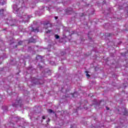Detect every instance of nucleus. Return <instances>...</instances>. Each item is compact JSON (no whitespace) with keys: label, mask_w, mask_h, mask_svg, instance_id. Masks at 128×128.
Masks as SVG:
<instances>
[{"label":"nucleus","mask_w":128,"mask_h":128,"mask_svg":"<svg viewBox=\"0 0 128 128\" xmlns=\"http://www.w3.org/2000/svg\"><path fill=\"white\" fill-rule=\"evenodd\" d=\"M13 12L16 14L19 18L18 21L20 22H30V18H32L30 15L22 16L24 14V8H26L24 6V0H16V4L12 6Z\"/></svg>","instance_id":"f257e3e1"},{"label":"nucleus","mask_w":128,"mask_h":128,"mask_svg":"<svg viewBox=\"0 0 128 128\" xmlns=\"http://www.w3.org/2000/svg\"><path fill=\"white\" fill-rule=\"evenodd\" d=\"M12 106L14 108H18V106L22 108V99H20V98H18L16 100H15L14 102L12 104Z\"/></svg>","instance_id":"f03ea898"},{"label":"nucleus","mask_w":128,"mask_h":128,"mask_svg":"<svg viewBox=\"0 0 128 128\" xmlns=\"http://www.w3.org/2000/svg\"><path fill=\"white\" fill-rule=\"evenodd\" d=\"M42 80L40 79H38L34 77L31 78V82L32 84V86H34L36 84H42Z\"/></svg>","instance_id":"7ed1b4c3"},{"label":"nucleus","mask_w":128,"mask_h":128,"mask_svg":"<svg viewBox=\"0 0 128 128\" xmlns=\"http://www.w3.org/2000/svg\"><path fill=\"white\" fill-rule=\"evenodd\" d=\"M6 24L10 26H16V24H18V21L15 19L14 20H7Z\"/></svg>","instance_id":"20e7f679"},{"label":"nucleus","mask_w":128,"mask_h":128,"mask_svg":"<svg viewBox=\"0 0 128 128\" xmlns=\"http://www.w3.org/2000/svg\"><path fill=\"white\" fill-rule=\"evenodd\" d=\"M42 25H43L44 28H45V30H48V28H50V26H52V24H50V22H48V21L44 22L42 24Z\"/></svg>","instance_id":"39448f33"},{"label":"nucleus","mask_w":128,"mask_h":128,"mask_svg":"<svg viewBox=\"0 0 128 128\" xmlns=\"http://www.w3.org/2000/svg\"><path fill=\"white\" fill-rule=\"evenodd\" d=\"M50 70L48 69H46L44 72H42V76H50Z\"/></svg>","instance_id":"423d86ee"},{"label":"nucleus","mask_w":128,"mask_h":128,"mask_svg":"<svg viewBox=\"0 0 128 128\" xmlns=\"http://www.w3.org/2000/svg\"><path fill=\"white\" fill-rule=\"evenodd\" d=\"M65 12L66 14H71L72 12V8H67L66 9Z\"/></svg>","instance_id":"0eeeda50"},{"label":"nucleus","mask_w":128,"mask_h":128,"mask_svg":"<svg viewBox=\"0 0 128 128\" xmlns=\"http://www.w3.org/2000/svg\"><path fill=\"white\" fill-rule=\"evenodd\" d=\"M31 32H38V27L36 28H31Z\"/></svg>","instance_id":"6e6552de"},{"label":"nucleus","mask_w":128,"mask_h":128,"mask_svg":"<svg viewBox=\"0 0 128 128\" xmlns=\"http://www.w3.org/2000/svg\"><path fill=\"white\" fill-rule=\"evenodd\" d=\"M122 112L124 116H128V110H126V108H124L122 110Z\"/></svg>","instance_id":"1a4fd4ad"},{"label":"nucleus","mask_w":128,"mask_h":128,"mask_svg":"<svg viewBox=\"0 0 128 128\" xmlns=\"http://www.w3.org/2000/svg\"><path fill=\"white\" fill-rule=\"evenodd\" d=\"M6 4V0H0V4L2 6H4V4Z\"/></svg>","instance_id":"9d476101"},{"label":"nucleus","mask_w":128,"mask_h":128,"mask_svg":"<svg viewBox=\"0 0 128 128\" xmlns=\"http://www.w3.org/2000/svg\"><path fill=\"white\" fill-rule=\"evenodd\" d=\"M29 42H36V39L31 38L30 40H29Z\"/></svg>","instance_id":"9b49d317"},{"label":"nucleus","mask_w":128,"mask_h":128,"mask_svg":"<svg viewBox=\"0 0 128 128\" xmlns=\"http://www.w3.org/2000/svg\"><path fill=\"white\" fill-rule=\"evenodd\" d=\"M42 56H38L36 57V60H42Z\"/></svg>","instance_id":"f8f14e48"},{"label":"nucleus","mask_w":128,"mask_h":128,"mask_svg":"<svg viewBox=\"0 0 128 128\" xmlns=\"http://www.w3.org/2000/svg\"><path fill=\"white\" fill-rule=\"evenodd\" d=\"M4 9L0 10V16H2V14H4Z\"/></svg>","instance_id":"ddd939ff"},{"label":"nucleus","mask_w":128,"mask_h":128,"mask_svg":"<svg viewBox=\"0 0 128 128\" xmlns=\"http://www.w3.org/2000/svg\"><path fill=\"white\" fill-rule=\"evenodd\" d=\"M76 94H78V92H75L74 93V94H72V96L73 98H76V96H77Z\"/></svg>","instance_id":"4468645a"},{"label":"nucleus","mask_w":128,"mask_h":128,"mask_svg":"<svg viewBox=\"0 0 128 128\" xmlns=\"http://www.w3.org/2000/svg\"><path fill=\"white\" fill-rule=\"evenodd\" d=\"M85 72L86 73V76H87L88 78H90V74H88V72L86 71Z\"/></svg>","instance_id":"2eb2a0df"},{"label":"nucleus","mask_w":128,"mask_h":128,"mask_svg":"<svg viewBox=\"0 0 128 128\" xmlns=\"http://www.w3.org/2000/svg\"><path fill=\"white\" fill-rule=\"evenodd\" d=\"M48 112H49V114H52V112H54V111L51 109H48Z\"/></svg>","instance_id":"dca6fc26"},{"label":"nucleus","mask_w":128,"mask_h":128,"mask_svg":"<svg viewBox=\"0 0 128 128\" xmlns=\"http://www.w3.org/2000/svg\"><path fill=\"white\" fill-rule=\"evenodd\" d=\"M54 36L56 40H58V38H60V36H58V34H55Z\"/></svg>","instance_id":"f3484780"},{"label":"nucleus","mask_w":128,"mask_h":128,"mask_svg":"<svg viewBox=\"0 0 128 128\" xmlns=\"http://www.w3.org/2000/svg\"><path fill=\"white\" fill-rule=\"evenodd\" d=\"M52 32V30H48L46 32V34H50Z\"/></svg>","instance_id":"a211bd4d"},{"label":"nucleus","mask_w":128,"mask_h":128,"mask_svg":"<svg viewBox=\"0 0 128 128\" xmlns=\"http://www.w3.org/2000/svg\"><path fill=\"white\" fill-rule=\"evenodd\" d=\"M23 42H22V41H20L19 42H18V44L19 46H20V45L22 44Z\"/></svg>","instance_id":"6ab92c4d"},{"label":"nucleus","mask_w":128,"mask_h":128,"mask_svg":"<svg viewBox=\"0 0 128 128\" xmlns=\"http://www.w3.org/2000/svg\"><path fill=\"white\" fill-rule=\"evenodd\" d=\"M50 64H52V66H54V64H55L54 62H52V61L50 62Z\"/></svg>","instance_id":"aec40b11"},{"label":"nucleus","mask_w":128,"mask_h":128,"mask_svg":"<svg viewBox=\"0 0 128 128\" xmlns=\"http://www.w3.org/2000/svg\"><path fill=\"white\" fill-rule=\"evenodd\" d=\"M58 2V4L60 3V2H62V0H57Z\"/></svg>","instance_id":"412c9836"},{"label":"nucleus","mask_w":128,"mask_h":128,"mask_svg":"<svg viewBox=\"0 0 128 128\" xmlns=\"http://www.w3.org/2000/svg\"><path fill=\"white\" fill-rule=\"evenodd\" d=\"M76 125L75 124H73L72 126H71L70 128H76Z\"/></svg>","instance_id":"4be33fe9"},{"label":"nucleus","mask_w":128,"mask_h":128,"mask_svg":"<svg viewBox=\"0 0 128 128\" xmlns=\"http://www.w3.org/2000/svg\"><path fill=\"white\" fill-rule=\"evenodd\" d=\"M66 30L70 32V28H66Z\"/></svg>","instance_id":"5701e85b"},{"label":"nucleus","mask_w":128,"mask_h":128,"mask_svg":"<svg viewBox=\"0 0 128 128\" xmlns=\"http://www.w3.org/2000/svg\"><path fill=\"white\" fill-rule=\"evenodd\" d=\"M65 54H66V52H61V55L62 56H64Z\"/></svg>","instance_id":"b1692460"},{"label":"nucleus","mask_w":128,"mask_h":128,"mask_svg":"<svg viewBox=\"0 0 128 128\" xmlns=\"http://www.w3.org/2000/svg\"><path fill=\"white\" fill-rule=\"evenodd\" d=\"M88 37L90 38V40H92V38H90V32H88Z\"/></svg>","instance_id":"393cba45"},{"label":"nucleus","mask_w":128,"mask_h":128,"mask_svg":"<svg viewBox=\"0 0 128 128\" xmlns=\"http://www.w3.org/2000/svg\"><path fill=\"white\" fill-rule=\"evenodd\" d=\"M112 34L109 33V34H108V35H106V36H112Z\"/></svg>","instance_id":"a878e982"},{"label":"nucleus","mask_w":128,"mask_h":128,"mask_svg":"<svg viewBox=\"0 0 128 128\" xmlns=\"http://www.w3.org/2000/svg\"><path fill=\"white\" fill-rule=\"evenodd\" d=\"M79 108H80V107H78V108L76 109L75 112H78V110Z\"/></svg>","instance_id":"bb28decb"},{"label":"nucleus","mask_w":128,"mask_h":128,"mask_svg":"<svg viewBox=\"0 0 128 128\" xmlns=\"http://www.w3.org/2000/svg\"><path fill=\"white\" fill-rule=\"evenodd\" d=\"M42 120H46V117L44 116H43L42 117Z\"/></svg>","instance_id":"cd10ccee"},{"label":"nucleus","mask_w":128,"mask_h":128,"mask_svg":"<svg viewBox=\"0 0 128 128\" xmlns=\"http://www.w3.org/2000/svg\"><path fill=\"white\" fill-rule=\"evenodd\" d=\"M106 110H110V108H108V107H106Z\"/></svg>","instance_id":"c85d7f7f"},{"label":"nucleus","mask_w":128,"mask_h":128,"mask_svg":"<svg viewBox=\"0 0 128 128\" xmlns=\"http://www.w3.org/2000/svg\"><path fill=\"white\" fill-rule=\"evenodd\" d=\"M84 16V13H82V15L81 16Z\"/></svg>","instance_id":"c756f323"},{"label":"nucleus","mask_w":128,"mask_h":128,"mask_svg":"<svg viewBox=\"0 0 128 128\" xmlns=\"http://www.w3.org/2000/svg\"><path fill=\"white\" fill-rule=\"evenodd\" d=\"M55 20H58V16H55Z\"/></svg>","instance_id":"7c9ffc66"},{"label":"nucleus","mask_w":128,"mask_h":128,"mask_svg":"<svg viewBox=\"0 0 128 128\" xmlns=\"http://www.w3.org/2000/svg\"><path fill=\"white\" fill-rule=\"evenodd\" d=\"M21 32H24V29H21Z\"/></svg>","instance_id":"2f4dec72"},{"label":"nucleus","mask_w":128,"mask_h":128,"mask_svg":"<svg viewBox=\"0 0 128 128\" xmlns=\"http://www.w3.org/2000/svg\"><path fill=\"white\" fill-rule=\"evenodd\" d=\"M32 70V68H29L28 70Z\"/></svg>","instance_id":"473e14b6"},{"label":"nucleus","mask_w":128,"mask_h":128,"mask_svg":"<svg viewBox=\"0 0 128 128\" xmlns=\"http://www.w3.org/2000/svg\"><path fill=\"white\" fill-rule=\"evenodd\" d=\"M74 34V31H72V34Z\"/></svg>","instance_id":"72a5a7b5"},{"label":"nucleus","mask_w":128,"mask_h":128,"mask_svg":"<svg viewBox=\"0 0 128 128\" xmlns=\"http://www.w3.org/2000/svg\"><path fill=\"white\" fill-rule=\"evenodd\" d=\"M7 58L6 56V57L4 56L3 58Z\"/></svg>","instance_id":"f704fd0d"},{"label":"nucleus","mask_w":128,"mask_h":128,"mask_svg":"<svg viewBox=\"0 0 128 128\" xmlns=\"http://www.w3.org/2000/svg\"><path fill=\"white\" fill-rule=\"evenodd\" d=\"M40 66V68H42V66Z\"/></svg>","instance_id":"c9c22d12"},{"label":"nucleus","mask_w":128,"mask_h":128,"mask_svg":"<svg viewBox=\"0 0 128 128\" xmlns=\"http://www.w3.org/2000/svg\"><path fill=\"white\" fill-rule=\"evenodd\" d=\"M59 70H62V67H60V68H59Z\"/></svg>","instance_id":"e433bc0d"},{"label":"nucleus","mask_w":128,"mask_h":128,"mask_svg":"<svg viewBox=\"0 0 128 128\" xmlns=\"http://www.w3.org/2000/svg\"><path fill=\"white\" fill-rule=\"evenodd\" d=\"M6 110H8V107H6Z\"/></svg>","instance_id":"4c0bfd02"},{"label":"nucleus","mask_w":128,"mask_h":128,"mask_svg":"<svg viewBox=\"0 0 128 128\" xmlns=\"http://www.w3.org/2000/svg\"><path fill=\"white\" fill-rule=\"evenodd\" d=\"M48 122H50V119L48 120Z\"/></svg>","instance_id":"58836bf2"},{"label":"nucleus","mask_w":128,"mask_h":128,"mask_svg":"<svg viewBox=\"0 0 128 128\" xmlns=\"http://www.w3.org/2000/svg\"><path fill=\"white\" fill-rule=\"evenodd\" d=\"M62 92V88L61 90Z\"/></svg>","instance_id":"ea45409f"},{"label":"nucleus","mask_w":128,"mask_h":128,"mask_svg":"<svg viewBox=\"0 0 128 128\" xmlns=\"http://www.w3.org/2000/svg\"><path fill=\"white\" fill-rule=\"evenodd\" d=\"M72 33L71 35H70V36H72Z\"/></svg>","instance_id":"a19ab883"},{"label":"nucleus","mask_w":128,"mask_h":128,"mask_svg":"<svg viewBox=\"0 0 128 128\" xmlns=\"http://www.w3.org/2000/svg\"><path fill=\"white\" fill-rule=\"evenodd\" d=\"M72 33L71 35H70V36H72Z\"/></svg>","instance_id":"79ce46f5"},{"label":"nucleus","mask_w":128,"mask_h":128,"mask_svg":"<svg viewBox=\"0 0 128 128\" xmlns=\"http://www.w3.org/2000/svg\"><path fill=\"white\" fill-rule=\"evenodd\" d=\"M66 92H68V90H66Z\"/></svg>","instance_id":"37998d69"},{"label":"nucleus","mask_w":128,"mask_h":128,"mask_svg":"<svg viewBox=\"0 0 128 128\" xmlns=\"http://www.w3.org/2000/svg\"><path fill=\"white\" fill-rule=\"evenodd\" d=\"M4 30H6V28H5V29H4Z\"/></svg>","instance_id":"c03bdc74"},{"label":"nucleus","mask_w":128,"mask_h":128,"mask_svg":"<svg viewBox=\"0 0 128 128\" xmlns=\"http://www.w3.org/2000/svg\"><path fill=\"white\" fill-rule=\"evenodd\" d=\"M28 100H30V98H28Z\"/></svg>","instance_id":"a18cd8bd"}]
</instances>
